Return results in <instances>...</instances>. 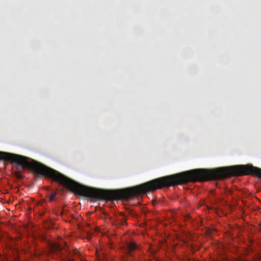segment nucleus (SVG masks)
Instances as JSON below:
<instances>
[{"instance_id":"nucleus-4","label":"nucleus","mask_w":261,"mask_h":261,"mask_svg":"<svg viewBox=\"0 0 261 261\" xmlns=\"http://www.w3.org/2000/svg\"><path fill=\"white\" fill-rule=\"evenodd\" d=\"M120 217L121 218L119 219L120 220V222L119 223V224L121 225H124L126 223V220L123 215H120Z\"/></svg>"},{"instance_id":"nucleus-3","label":"nucleus","mask_w":261,"mask_h":261,"mask_svg":"<svg viewBox=\"0 0 261 261\" xmlns=\"http://www.w3.org/2000/svg\"><path fill=\"white\" fill-rule=\"evenodd\" d=\"M15 175L18 178H22L23 177V175L21 171H17L14 172Z\"/></svg>"},{"instance_id":"nucleus-1","label":"nucleus","mask_w":261,"mask_h":261,"mask_svg":"<svg viewBox=\"0 0 261 261\" xmlns=\"http://www.w3.org/2000/svg\"><path fill=\"white\" fill-rule=\"evenodd\" d=\"M137 248L138 246L135 242H129L127 243L124 251L125 254L129 257H133V252Z\"/></svg>"},{"instance_id":"nucleus-2","label":"nucleus","mask_w":261,"mask_h":261,"mask_svg":"<svg viewBox=\"0 0 261 261\" xmlns=\"http://www.w3.org/2000/svg\"><path fill=\"white\" fill-rule=\"evenodd\" d=\"M51 248L54 251H58L62 249V247L59 244H54L51 246Z\"/></svg>"},{"instance_id":"nucleus-6","label":"nucleus","mask_w":261,"mask_h":261,"mask_svg":"<svg viewBox=\"0 0 261 261\" xmlns=\"http://www.w3.org/2000/svg\"><path fill=\"white\" fill-rule=\"evenodd\" d=\"M65 261H74V260L72 259H67Z\"/></svg>"},{"instance_id":"nucleus-7","label":"nucleus","mask_w":261,"mask_h":261,"mask_svg":"<svg viewBox=\"0 0 261 261\" xmlns=\"http://www.w3.org/2000/svg\"><path fill=\"white\" fill-rule=\"evenodd\" d=\"M259 230L261 231V222L259 224Z\"/></svg>"},{"instance_id":"nucleus-5","label":"nucleus","mask_w":261,"mask_h":261,"mask_svg":"<svg viewBox=\"0 0 261 261\" xmlns=\"http://www.w3.org/2000/svg\"><path fill=\"white\" fill-rule=\"evenodd\" d=\"M56 195V193H52L49 196V201H52L53 200H54L55 198Z\"/></svg>"}]
</instances>
